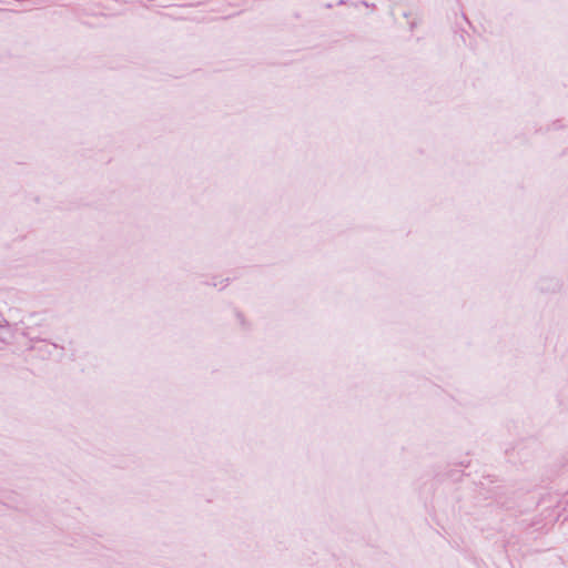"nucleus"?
<instances>
[{"label": "nucleus", "mask_w": 568, "mask_h": 568, "mask_svg": "<svg viewBox=\"0 0 568 568\" xmlns=\"http://www.w3.org/2000/svg\"><path fill=\"white\" fill-rule=\"evenodd\" d=\"M11 336V329L9 322L0 315V348L3 345L9 344V339Z\"/></svg>", "instance_id": "nucleus-1"}, {"label": "nucleus", "mask_w": 568, "mask_h": 568, "mask_svg": "<svg viewBox=\"0 0 568 568\" xmlns=\"http://www.w3.org/2000/svg\"><path fill=\"white\" fill-rule=\"evenodd\" d=\"M22 335L26 336L27 338H29V341L32 342V343H34V342L47 343V339H42V338H40L38 336H33L29 327H27L22 332ZM45 347H48V344H45Z\"/></svg>", "instance_id": "nucleus-2"}, {"label": "nucleus", "mask_w": 568, "mask_h": 568, "mask_svg": "<svg viewBox=\"0 0 568 568\" xmlns=\"http://www.w3.org/2000/svg\"><path fill=\"white\" fill-rule=\"evenodd\" d=\"M220 283L222 284V288H225L230 283V278L229 277L223 278L220 281Z\"/></svg>", "instance_id": "nucleus-3"}, {"label": "nucleus", "mask_w": 568, "mask_h": 568, "mask_svg": "<svg viewBox=\"0 0 568 568\" xmlns=\"http://www.w3.org/2000/svg\"><path fill=\"white\" fill-rule=\"evenodd\" d=\"M560 128H561V125H560V121H555V122L552 123V129H554V130H558V129H560Z\"/></svg>", "instance_id": "nucleus-4"}, {"label": "nucleus", "mask_w": 568, "mask_h": 568, "mask_svg": "<svg viewBox=\"0 0 568 568\" xmlns=\"http://www.w3.org/2000/svg\"><path fill=\"white\" fill-rule=\"evenodd\" d=\"M50 345L53 347V348H60V349H63L62 346L55 344V343H50Z\"/></svg>", "instance_id": "nucleus-5"}, {"label": "nucleus", "mask_w": 568, "mask_h": 568, "mask_svg": "<svg viewBox=\"0 0 568 568\" xmlns=\"http://www.w3.org/2000/svg\"><path fill=\"white\" fill-rule=\"evenodd\" d=\"M28 349H30V351H36V349H37V347H36V345H33V344H32Z\"/></svg>", "instance_id": "nucleus-6"}, {"label": "nucleus", "mask_w": 568, "mask_h": 568, "mask_svg": "<svg viewBox=\"0 0 568 568\" xmlns=\"http://www.w3.org/2000/svg\"><path fill=\"white\" fill-rule=\"evenodd\" d=\"M209 285H212V286H217V283L216 282H212V283H207Z\"/></svg>", "instance_id": "nucleus-7"}]
</instances>
